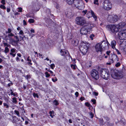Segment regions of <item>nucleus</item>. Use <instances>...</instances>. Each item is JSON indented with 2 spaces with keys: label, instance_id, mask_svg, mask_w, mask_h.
I'll list each match as a JSON object with an SVG mask.
<instances>
[{
  "label": "nucleus",
  "instance_id": "1",
  "mask_svg": "<svg viewBox=\"0 0 126 126\" xmlns=\"http://www.w3.org/2000/svg\"><path fill=\"white\" fill-rule=\"evenodd\" d=\"M94 25L90 24H87L81 28L80 29V33L82 35H86L88 32H90L92 31V28Z\"/></svg>",
  "mask_w": 126,
  "mask_h": 126
},
{
  "label": "nucleus",
  "instance_id": "2",
  "mask_svg": "<svg viewBox=\"0 0 126 126\" xmlns=\"http://www.w3.org/2000/svg\"><path fill=\"white\" fill-rule=\"evenodd\" d=\"M90 44L86 42H82L80 44L81 47L80 49L81 53L83 55L86 54L90 47Z\"/></svg>",
  "mask_w": 126,
  "mask_h": 126
},
{
  "label": "nucleus",
  "instance_id": "3",
  "mask_svg": "<svg viewBox=\"0 0 126 126\" xmlns=\"http://www.w3.org/2000/svg\"><path fill=\"white\" fill-rule=\"evenodd\" d=\"M76 23L78 25L83 26L85 24H87V23L85 18L82 16H79L76 17L75 19Z\"/></svg>",
  "mask_w": 126,
  "mask_h": 126
},
{
  "label": "nucleus",
  "instance_id": "4",
  "mask_svg": "<svg viewBox=\"0 0 126 126\" xmlns=\"http://www.w3.org/2000/svg\"><path fill=\"white\" fill-rule=\"evenodd\" d=\"M110 74L112 78L114 79H120L122 78L123 76L122 73L117 72L116 70H111Z\"/></svg>",
  "mask_w": 126,
  "mask_h": 126
},
{
  "label": "nucleus",
  "instance_id": "5",
  "mask_svg": "<svg viewBox=\"0 0 126 126\" xmlns=\"http://www.w3.org/2000/svg\"><path fill=\"white\" fill-rule=\"evenodd\" d=\"M120 16H118L117 15H109L107 17L108 20L112 23H115L120 19Z\"/></svg>",
  "mask_w": 126,
  "mask_h": 126
},
{
  "label": "nucleus",
  "instance_id": "6",
  "mask_svg": "<svg viewBox=\"0 0 126 126\" xmlns=\"http://www.w3.org/2000/svg\"><path fill=\"white\" fill-rule=\"evenodd\" d=\"M108 30L110 33H116L119 32V30L117 25H110L107 26Z\"/></svg>",
  "mask_w": 126,
  "mask_h": 126
},
{
  "label": "nucleus",
  "instance_id": "7",
  "mask_svg": "<svg viewBox=\"0 0 126 126\" xmlns=\"http://www.w3.org/2000/svg\"><path fill=\"white\" fill-rule=\"evenodd\" d=\"M101 77L104 79L107 80L110 76V73L107 69H102L100 70Z\"/></svg>",
  "mask_w": 126,
  "mask_h": 126
},
{
  "label": "nucleus",
  "instance_id": "8",
  "mask_svg": "<svg viewBox=\"0 0 126 126\" xmlns=\"http://www.w3.org/2000/svg\"><path fill=\"white\" fill-rule=\"evenodd\" d=\"M108 43L105 41H103L101 44L98 43L96 44L95 46L96 51H101L102 49V47H104L108 46Z\"/></svg>",
  "mask_w": 126,
  "mask_h": 126
},
{
  "label": "nucleus",
  "instance_id": "9",
  "mask_svg": "<svg viewBox=\"0 0 126 126\" xmlns=\"http://www.w3.org/2000/svg\"><path fill=\"white\" fill-rule=\"evenodd\" d=\"M90 75L92 78L96 80L99 78V74L96 69H93L90 72Z\"/></svg>",
  "mask_w": 126,
  "mask_h": 126
},
{
  "label": "nucleus",
  "instance_id": "10",
  "mask_svg": "<svg viewBox=\"0 0 126 126\" xmlns=\"http://www.w3.org/2000/svg\"><path fill=\"white\" fill-rule=\"evenodd\" d=\"M117 36L120 40H123L126 38V29L122 30L118 32Z\"/></svg>",
  "mask_w": 126,
  "mask_h": 126
},
{
  "label": "nucleus",
  "instance_id": "11",
  "mask_svg": "<svg viewBox=\"0 0 126 126\" xmlns=\"http://www.w3.org/2000/svg\"><path fill=\"white\" fill-rule=\"evenodd\" d=\"M112 7L111 3L108 0H105L104 2L103 8L108 10H110Z\"/></svg>",
  "mask_w": 126,
  "mask_h": 126
},
{
  "label": "nucleus",
  "instance_id": "12",
  "mask_svg": "<svg viewBox=\"0 0 126 126\" xmlns=\"http://www.w3.org/2000/svg\"><path fill=\"white\" fill-rule=\"evenodd\" d=\"M109 58L110 60H111V63L118 61V58L117 56L114 54H112L111 56L109 57Z\"/></svg>",
  "mask_w": 126,
  "mask_h": 126
},
{
  "label": "nucleus",
  "instance_id": "13",
  "mask_svg": "<svg viewBox=\"0 0 126 126\" xmlns=\"http://www.w3.org/2000/svg\"><path fill=\"white\" fill-rule=\"evenodd\" d=\"M3 44L4 45V46L5 47L4 52L5 53H7L9 51V49L8 47H10L11 46L7 43L4 42H3Z\"/></svg>",
  "mask_w": 126,
  "mask_h": 126
},
{
  "label": "nucleus",
  "instance_id": "14",
  "mask_svg": "<svg viewBox=\"0 0 126 126\" xmlns=\"http://www.w3.org/2000/svg\"><path fill=\"white\" fill-rule=\"evenodd\" d=\"M73 3L76 7L79 5L83 4V3L81 0H74Z\"/></svg>",
  "mask_w": 126,
  "mask_h": 126
},
{
  "label": "nucleus",
  "instance_id": "15",
  "mask_svg": "<svg viewBox=\"0 0 126 126\" xmlns=\"http://www.w3.org/2000/svg\"><path fill=\"white\" fill-rule=\"evenodd\" d=\"M126 23L125 22H121L119 23L117 25L118 27L119 30L120 29L124 27L126 25Z\"/></svg>",
  "mask_w": 126,
  "mask_h": 126
},
{
  "label": "nucleus",
  "instance_id": "16",
  "mask_svg": "<svg viewBox=\"0 0 126 126\" xmlns=\"http://www.w3.org/2000/svg\"><path fill=\"white\" fill-rule=\"evenodd\" d=\"M79 43V40L76 39L73 40L72 41V44L75 46H77Z\"/></svg>",
  "mask_w": 126,
  "mask_h": 126
},
{
  "label": "nucleus",
  "instance_id": "17",
  "mask_svg": "<svg viewBox=\"0 0 126 126\" xmlns=\"http://www.w3.org/2000/svg\"><path fill=\"white\" fill-rule=\"evenodd\" d=\"M116 45V42L114 40H112L111 43V45L112 48H114L115 47V46Z\"/></svg>",
  "mask_w": 126,
  "mask_h": 126
},
{
  "label": "nucleus",
  "instance_id": "18",
  "mask_svg": "<svg viewBox=\"0 0 126 126\" xmlns=\"http://www.w3.org/2000/svg\"><path fill=\"white\" fill-rule=\"evenodd\" d=\"M67 51H65L64 50H61V55L65 57L66 56V54L67 53Z\"/></svg>",
  "mask_w": 126,
  "mask_h": 126
},
{
  "label": "nucleus",
  "instance_id": "19",
  "mask_svg": "<svg viewBox=\"0 0 126 126\" xmlns=\"http://www.w3.org/2000/svg\"><path fill=\"white\" fill-rule=\"evenodd\" d=\"M50 23H49L48 26H49L48 27H49L50 28H52V27H53V25L54 24V23L51 20H50L49 21Z\"/></svg>",
  "mask_w": 126,
  "mask_h": 126
},
{
  "label": "nucleus",
  "instance_id": "20",
  "mask_svg": "<svg viewBox=\"0 0 126 126\" xmlns=\"http://www.w3.org/2000/svg\"><path fill=\"white\" fill-rule=\"evenodd\" d=\"M18 43L16 40H13L11 41V44L14 46H16L17 44Z\"/></svg>",
  "mask_w": 126,
  "mask_h": 126
},
{
  "label": "nucleus",
  "instance_id": "21",
  "mask_svg": "<svg viewBox=\"0 0 126 126\" xmlns=\"http://www.w3.org/2000/svg\"><path fill=\"white\" fill-rule=\"evenodd\" d=\"M74 0H66L67 3L69 5H70L73 3Z\"/></svg>",
  "mask_w": 126,
  "mask_h": 126
},
{
  "label": "nucleus",
  "instance_id": "22",
  "mask_svg": "<svg viewBox=\"0 0 126 126\" xmlns=\"http://www.w3.org/2000/svg\"><path fill=\"white\" fill-rule=\"evenodd\" d=\"M84 6L83 4L82 5H80L77 6V7H78V8L80 10H82L83 9L84 7Z\"/></svg>",
  "mask_w": 126,
  "mask_h": 126
},
{
  "label": "nucleus",
  "instance_id": "23",
  "mask_svg": "<svg viewBox=\"0 0 126 126\" xmlns=\"http://www.w3.org/2000/svg\"><path fill=\"white\" fill-rule=\"evenodd\" d=\"M91 12H88V13L87 14L86 16L88 18H89L90 17H92V15L91 13Z\"/></svg>",
  "mask_w": 126,
  "mask_h": 126
},
{
  "label": "nucleus",
  "instance_id": "24",
  "mask_svg": "<svg viewBox=\"0 0 126 126\" xmlns=\"http://www.w3.org/2000/svg\"><path fill=\"white\" fill-rule=\"evenodd\" d=\"M105 123L106 124L109 126H113L114 125L113 123H110L109 122H105Z\"/></svg>",
  "mask_w": 126,
  "mask_h": 126
},
{
  "label": "nucleus",
  "instance_id": "25",
  "mask_svg": "<svg viewBox=\"0 0 126 126\" xmlns=\"http://www.w3.org/2000/svg\"><path fill=\"white\" fill-rule=\"evenodd\" d=\"M91 13L92 16H93L94 17L95 20H96L97 19V17L94 14V13L92 11H91Z\"/></svg>",
  "mask_w": 126,
  "mask_h": 126
},
{
  "label": "nucleus",
  "instance_id": "26",
  "mask_svg": "<svg viewBox=\"0 0 126 126\" xmlns=\"http://www.w3.org/2000/svg\"><path fill=\"white\" fill-rule=\"evenodd\" d=\"M12 102L15 104H16L17 102V101L16 100V97H13L12 98Z\"/></svg>",
  "mask_w": 126,
  "mask_h": 126
},
{
  "label": "nucleus",
  "instance_id": "27",
  "mask_svg": "<svg viewBox=\"0 0 126 126\" xmlns=\"http://www.w3.org/2000/svg\"><path fill=\"white\" fill-rule=\"evenodd\" d=\"M3 106L4 107H6V108L7 109H8L9 106L8 104L6 103H3Z\"/></svg>",
  "mask_w": 126,
  "mask_h": 126
},
{
  "label": "nucleus",
  "instance_id": "28",
  "mask_svg": "<svg viewBox=\"0 0 126 126\" xmlns=\"http://www.w3.org/2000/svg\"><path fill=\"white\" fill-rule=\"evenodd\" d=\"M14 112L16 113V114L17 115V116L19 117L20 116L19 115V112L18 111L15 110L14 111Z\"/></svg>",
  "mask_w": 126,
  "mask_h": 126
},
{
  "label": "nucleus",
  "instance_id": "29",
  "mask_svg": "<svg viewBox=\"0 0 126 126\" xmlns=\"http://www.w3.org/2000/svg\"><path fill=\"white\" fill-rule=\"evenodd\" d=\"M16 50V49L14 48H12L10 50L11 52L10 53H15Z\"/></svg>",
  "mask_w": 126,
  "mask_h": 126
},
{
  "label": "nucleus",
  "instance_id": "30",
  "mask_svg": "<svg viewBox=\"0 0 126 126\" xmlns=\"http://www.w3.org/2000/svg\"><path fill=\"white\" fill-rule=\"evenodd\" d=\"M34 21V19H30L28 21V22L31 23H33Z\"/></svg>",
  "mask_w": 126,
  "mask_h": 126
},
{
  "label": "nucleus",
  "instance_id": "31",
  "mask_svg": "<svg viewBox=\"0 0 126 126\" xmlns=\"http://www.w3.org/2000/svg\"><path fill=\"white\" fill-rule=\"evenodd\" d=\"M53 103L54 105H58L59 104L58 102L56 100H54Z\"/></svg>",
  "mask_w": 126,
  "mask_h": 126
},
{
  "label": "nucleus",
  "instance_id": "32",
  "mask_svg": "<svg viewBox=\"0 0 126 126\" xmlns=\"http://www.w3.org/2000/svg\"><path fill=\"white\" fill-rule=\"evenodd\" d=\"M72 13L71 12H68L67 13V14L66 15L68 17H70V16H71V15Z\"/></svg>",
  "mask_w": 126,
  "mask_h": 126
},
{
  "label": "nucleus",
  "instance_id": "33",
  "mask_svg": "<svg viewBox=\"0 0 126 126\" xmlns=\"http://www.w3.org/2000/svg\"><path fill=\"white\" fill-rule=\"evenodd\" d=\"M89 114L91 118H92L94 116V114L91 112H89Z\"/></svg>",
  "mask_w": 126,
  "mask_h": 126
},
{
  "label": "nucleus",
  "instance_id": "34",
  "mask_svg": "<svg viewBox=\"0 0 126 126\" xmlns=\"http://www.w3.org/2000/svg\"><path fill=\"white\" fill-rule=\"evenodd\" d=\"M0 7L2 9H6V8L5 7V6L2 5H0Z\"/></svg>",
  "mask_w": 126,
  "mask_h": 126
},
{
  "label": "nucleus",
  "instance_id": "35",
  "mask_svg": "<svg viewBox=\"0 0 126 126\" xmlns=\"http://www.w3.org/2000/svg\"><path fill=\"white\" fill-rule=\"evenodd\" d=\"M94 36V34H92L90 35V38L92 40H93V37Z\"/></svg>",
  "mask_w": 126,
  "mask_h": 126
},
{
  "label": "nucleus",
  "instance_id": "36",
  "mask_svg": "<svg viewBox=\"0 0 126 126\" xmlns=\"http://www.w3.org/2000/svg\"><path fill=\"white\" fill-rule=\"evenodd\" d=\"M33 96L34 97H37V98L39 97V96L37 94H36L35 93H33Z\"/></svg>",
  "mask_w": 126,
  "mask_h": 126
},
{
  "label": "nucleus",
  "instance_id": "37",
  "mask_svg": "<svg viewBox=\"0 0 126 126\" xmlns=\"http://www.w3.org/2000/svg\"><path fill=\"white\" fill-rule=\"evenodd\" d=\"M45 74L46 75V76L47 78L48 77L50 76V74H48V72H45Z\"/></svg>",
  "mask_w": 126,
  "mask_h": 126
},
{
  "label": "nucleus",
  "instance_id": "38",
  "mask_svg": "<svg viewBox=\"0 0 126 126\" xmlns=\"http://www.w3.org/2000/svg\"><path fill=\"white\" fill-rule=\"evenodd\" d=\"M99 121L101 124H103V120L102 118H101L99 119Z\"/></svg>",
  "mask_w": 126,
  "mask_h": 126
},
{
  "label": "nucleus",
  "instance_id": "39",
  "mask_svg": "<svg viewBox=\"0 0 126 126\" xmlns=\"http://www.w3.org/2000/svg\"><path fill=\"white\" fill-rule=\"evenodd\" d=\"M98 0H95L94 1V4H96L97 5H98Z\"/></svg>",
  "mask_w": 126,
  "mask_h": 126
},
{
  "label": "nucleus",
  "instance_id": "40",
  "mask_svg": "<svg viewBox=\"0 0 126 126\" xmlns=\"http://www.w3.org/2000/svg\"><path fill=\"white\" fill-rule=\"evenodd\" d=\"M71 67L72 68L74 69H75L76 68L75 66V65H74L72 64H71Z\"/></svg>",
  "mask_w": 126,
  "mask_h": 126
},
{
  "label": "nucleus",
  "instance_id": "41",
  "mask_svg": "<svg viewBox=\"0 0 126 126\" xmlns=\"http://www.w3.org/2000/svg\"><path fill=\"white\" fill-rule=\"evenodd\" d=\"M15 37L16 38V41L18 42L19 41L18 37L17 36H15Z\"/></svg>",
  "mask_w": 126,
  "mask_h": 126
},
{
  "label": "nucleus",
  "instance_id": "42",
  "mask_svg": "<svg viewBox=\"0 0 126 126\" xmlns=\"http://www.w3.org/2000/svg\"><path fill=\"white\" fill-rule=\"evenodd\" d=\"M55 67V65L53 63L51 64L50 65V67L52 69H53Z\"/></svg>",
  "mask_w": 126,
  "mask_h": 126
},
{
  "label": "nucleus",
  "instance_id": "43",
  "mask_svg": "<svg viewBox=\"0 0 126 126\" xmlns=\"http://www.w3.org/2000/svg\"><path fill=\"white\" fill-rule=\"evenodd\" d=\"M120 65V63L119 62L117 63L115 65V66L116 67H118Z\"/></svg>",
  "mask_w": 126,
  "mask_h": 126
},
{
  "label": "nucleus",
  "instance_id": "44",
  "mask_svg": "<svg viewBox=\"0 0 126 126\" xmlns=\"http://www.w3.org/2000/svg\"><path fill=\"white\" fill-rule=\"evenodd\" d=\"M19 34H21L22 35H24V33H23V31L22 30H20L19 31Z\"/></svg>",
  "mask_w": 126,
  "mask_h": 126
},
{
  "label": "nucleus",
  "instance_id": "45",
  "mask_svg": "<svg viewBox=\"0 0 126 126\" xmlns=\"http://www.w3.org/2000/svg\"><path fill=\"white\" fill-rule=\"evenodd\" d=\"M18 11L19 12H22V8L21 7L18 8Z\"/></svg>",
  "mask_w": 126,
  "mask_h": 126
},
{
  "label": "nucleus",
  "instance_id": "46",
  "mask_svg": "<svg viewBox=\"0 0 126 126\" xmlns=\"http://www.w3.org/2000/svg\"><path fill=\"white\" fill-rule=\"evenodd\" d=\"M105 120L107 121L106 122H109V121L110 120V118L109 117H105Z\"/></svg>",
  "mask_w": 126,
  "mask_h": 126
},
{
  "label": "nucleus",
  "instance_id": "47",
  "mask_svg": "<svg viewBox=\"0 0 126 126\" xmlns=\"http://www.w3.org/2000/svg\"><path fill=\"white\" fill-rule=\"evenodd\" d=\"M10 55L12 56L13 57H15L16 55V54H13V53H10Z\"/></svg>",
  "mask_w": 126,
  "mask_h": 126
},
{
  "label": "nucleus",
  "instance_id": "48",
  "mask_svg": "<svg viewBox=\"0 0 126 126\" xmlns=\"http://www.w3.org/2000/svg\"><path fill=\"white\" fill-rule=\"evenodd\" d=\"M87 12V10H83L82 12L83 13H84L83 14V15H85L86 14Z\"/></svg>",
  "mask_w": 126,
  "mask_h": 126
},
{
  "label": "nucleus",
  "instance_id": "49",
  "mask_svg": "<svg viewBox=\"0 0 126 126\" xmlns=\"http://www.w3.org/2000/svg\"><path fill=\"white\" fill-rule=\"evenodd\" d=\"M111 63V60H110L109 59V62L107 63H106V64H107V65H110L111 64V63Z\"/></svg>",
  "mask_w": 126,
  "mask_h": 126
},
{
  "label": "nucleus",
  "instance_id": "50",
  "mask_svg": "<svg viewBox=\"0 0 126 126\" xmlns=\"http://www.w3.org/2000/svg\"><path fill=\"white\" fill-rule=\"evenodd\" d=\"M8 35V37H10V36H14V34H12V33H9Z\"/></svg>",
  "mask_w": 126,
  "mask_h": 126
},
{
  "label": "nucleus",
  "instance_id": "51",
  "mask_svg": "<svg viewBox=\"0 0 126 126\" xmlns=\"http://www.w3.org/2000/svg\"><path fill=\"white\" fill-rule=\"evenodd\" d=\"M91 101L93 103V104H95L96 103V100L94 99H93L91 100Z\"/></svg>",
  "mask_w": 126,
  "mask_h": 126
},
{
  "label": "nucleus",
  "instance_id": "52",
  "mask_svg": "<svg viewBox=\"0 0 126 126\" xmlns=\"http://www.w3.org/2000/svg\"><path fill=\"white\" fill-rule=\"evenodd\" d=\"M55 78V80L53 78H52V81L53 82H55L56 81H57V79L56 77Z\"/></svg>",
  "mask_w": 126,
  "mask_h": 126
},
{
  "label": "nucleus",
  "instance_id": "53",
  "mask_svg": "<svg viewBox=\"0 0 126 126\" xmlns=\"http://www.w3.org/2000/svg\"><path fill=\"white\" fill-rule=\"evenodd\" d=\"M93 94H94L95 96H97L98 95V93L95 92H93Z\"/></svg>",
  "mask_w": 126,
  "mask_h": 126
},
{
  "label": "nucleus",
  "instance_id": "54",
  "mask_svg": "<svg viewBox=\"0 0 126 126\" xmlns=\"http://www.w3.org/2000/svg\"><path fill=\"white\" fill-rule=\"evenodd\" d=\"M1 2L3 4V5H4L5 4V0H1Z\"/></svg>",
  "mask_w": 126,
  "mask_h": 126
},
{
  "label": "nucleus",
  "instance_id": "55",
  "mask_svg": "<svg viewBox=\"0 0 126 126\" xmlns=\"http://www.w3.org/2000/svg\"><path fill=\"white\" fill-rule=\"evenodd\" d=\"M116 51L117 52V54H120L121 53L118 50V49H115Z\"/></svg>",
  "mask_w": 126,
  "mask_h": 126
},
{
  "label": "nucleus",
  "instance_id": "56",
  "mask_svg": "<svg viewBox=\"0 0 126 126\" xmlns=\"http://www.w3.org/2000/svg\"><path fill=\"white\" fill-rule=\"evenodd\" d=\"M85 105L88 107H89L90 106V104L88 102L86 103H85Z\"/></svg>",
  "mask_w": 126,
  "mask_h": 126
},
{
  "label": "nucleus",
  "instance_id": "57",
  "mask_svg": "<svg viewBox=\"0 0 126 126\" xmlns=\"http://www.w3.org/2000/svg\"><path fill=\"white\" fill-rule=\"evenodd\" d=\"M12 31L11 30V29L9 28L8 30V33H10Z\"/></svg>",
  "mask_w": 126,
  "mask_h": 126
},
{
  "label": "nucleus",
  "instance_id": "58",
  "mask_svg": "<svg viewBox=\"0 0 126 126\" xmlns=\"http://www.w3.org/2000/svg\"><path fill=\"white\" fill-rule=\"evenodd\" d=\"M56 8L58 10H60V8L59 5H57L56 6Z\"/></svg>",
  "mask_w": 126,
  "mask_h": 126
},
{
  "label": "nucleus",
  "instance_id": "59",
  "mask_svg": "<svg viewBox=\"0 0 126 126\" xmlns=\"http://www.w3.org/2000/svg\"><path fill=\"white\" fill-rule=\"evenodd\" d=\"M23 25H27L26 22L25 20H23Z\"/></svg>",
  "mask_w": 126,
  "mask_h": 126
},
{
  "label": "nucleus",
  "instance_id": "60",
  "mask_svg": "<svg viewBox=\"0 0 126 126\" xmlns=\"http://www.w3.org/2000/svg\"><path fill=\"white\" fill-rule=\"evenodd\" d=\"M110 51H107L106 52V54L108 55H109V54L110 53Z\"/></svg>",
  "mask_w": 126,
  "mask_h": 126
},
{
  "label": "nucleus",
  "instance_id": "61",
  "mask_svg": "<svg viewBox=\"0 0 126 126\" xmlns=\"http://www.w3.org/2000/svg\"><path fill=\"white\" fill-rule=\"evenodd\" d=\"M78 94H79V93L78 92H76L75 94L76 95V96L77 97H78Z\"/></svg>",
  "mask_w": 126,
  "mask_h": 126
},
{
  "label": "nucleus",
  "instance_id": "62",
  "mask_svg": "<svg viewBox=\"0 0 126 126\" xmlns=\"http://www.w3.org/2000/svg\"><path fill=\"white\" fill-rule=\"evenodd\" d=\"M27 61L29 62L31 61V60L29 59V57H28L27 58Z\"/></svg>",
  "mask_w": 126,
  "mask_h": 126
},
{
  "label": "nucleus",
  "instance_id": "63",
  "mask_svg": "<svg viewBox=\"0 0 126 126\" xmlns=\"http://www.w3.org/2000/svg\"><path fill=\"white\" fill-rule=\"evenodd\" d=\"M7 11L8 12H9L10 11V9L9 8H7Z\"/></svg>",
  "mask_w": 126,
  "mask_h": 126
},
{
  "label": "nucleus",
  "instance_id": "64",
  "mask_svg": "<svg viewBox=\"0 0 126 126\" xmlns=\"http://www.w3.org/2000/svg\"><path fill=\"white\" fill-rule=\"evenodd\" d=\"M80 99L82 101H83L84 99V97H81Z\"/></svg>",
  "mask_w": 126,
  "mask_h": 126
}]
</instances>
